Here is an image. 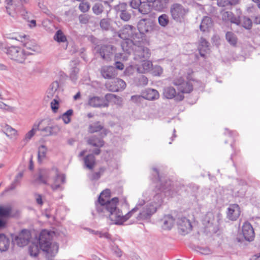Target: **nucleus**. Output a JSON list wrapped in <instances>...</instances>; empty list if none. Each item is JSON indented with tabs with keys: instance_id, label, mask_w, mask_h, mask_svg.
Here are the masks:
<instances>
[{
	"instance_id": "obj_31",
	"label": "nucleus",
	"mask_w": 260,
	"mask_h": 260,
	"mask_svg": "<svg viewBox=\"0 0 260 260\" xmlns=\"http://www.w3.org/2000/svg\"><path fill=\"white\" fill-rule=\"evenodd\" d=\"M198 50L202 56H205V53H207L209 50V43L204 38H201L199 40Z\"/></svg>"
},
{
	"instance_id": "obj_57",
	"label": "nucleus",
	"mask_w": 260,
	"mask_h": 260,
	"mask_svg": "<svg viewBox=\"0 0 260 260\" xmlns=\"http://www.w3.org/2000/svg\"><path fill=\"white\" fill-rule=\"evenodd\" d=\"M147 84V78L143 75L141 76V77H140V78H139V85L141 86H145Z\"/></svg>"
},
{
	"instance_id": "obj_44",
	"label": "nucleus",
	"mask_w": 260,
	"mask_h": 260,
	"mask_svg": "<svg viewBox=\"0 0 260 260\" xmlns=\"http://www.w3.org/2000/svg\"><path fill=\"white\" fill-rule=\"evenodd\" d=\"M73 111L72 109L68 110L62 115V119L66 124L69 123L71 121V116L72 115Z\"/></svg>"
},
{
	"instance_id": "obj_39",
	"label": "nucleus",
	"mask_w": 260,
	"mask_h": 260,
	"mask_svg": "<svg viewBox=\"0 0 260 260\" xmlns=\"http://www.w3.org/2000/svg\"><path fill=\"white\" fill-rule=\"evenodd\" d=\"M139 12L143 14H148L150 12V8L149 5L147 3H142L140 6L138 8Z\"/></svg>"
},
{
	"instance_id": "obj_5",
	"label": "nucleus",
	"mask_w": 260,
	"mask_h": 260,
	"mask_svg": "<svg viewBox=\"0 0 260 260\" xmlns=\"http://www.w3.org/2000/svg\"><path fill=\"white\" fill-rule=\"evenodd\" d=\"M189 12L188 8L178 3L172 4L170 8L172 19L176 22H182Z\"/></svg>"
},
{
	"instance_id": "obj_12",
	"label": "nucleus",
	"mask_w": 260,
	"mask_h": 260,
	"mask_svg": "<svg viewBox=\"0 0 260 260\" xmlns=\"http://www.w3.org/2000/svg\"><path fill=\"white\" fill-rule=\"evenodd\" d=\"M173 84L177 86V89L182 94L190 93L193 90L192 83L189 81L185 82L182 78L175 79Z\"/></svg>"
},
{
	"instance_id": "obj_56",
	"label": "nucleus",
	"mask_w": 260,
	"mask_h": 260,
	"mask_svg": "<svg viewBox=\"0 0 260 260\" xmlns=\"http://www.w3.org/2000/svg\"><path fill=\"white\" fill-rule=\"evenodd\" d=\"M58 101L57 98H54L53 100L51 102V107L53 112H56L58 109Z\"/></svg>"
},
{
	"instance_id": "obj_36",
	"label": "nucleus",
	"mask_w": 260,
	"mask_h": 260,
	"mask_svg": "<svg viewBox=\"0 0 260 260\" xmlns=\"http://www.w3.org/2000/svg\"><path fill=\"white\" fill-rule=\"evenodd\" d=\"M2 131L5 135L10 138H13L17 135V131L10 126L6 124L2 128Z\"/></svg>"
},
{
	"instance_id": "obj_20",
	"label": "nucleus",
	"mask_w": 260,
	"mask_h": 260,
	"mask_svg": "<svg viewBox=\"0 0 260 260\" xmlns=\"http://www.w3.org/2000/svg\"><path fill=\"white\" fill-rule=\"evenodd\" d=\"M242 234L245 239L251 241L254 237V232L251 225L248 222H245L242 226Z\"/></svg>"
},
{
	"instance_id": "obj_60",
	"label": "nucleus",
	"mask_w": 260,
	"mask_h": 260,
	"mask_svg": "<svg viewBox=\"0 0 260 260\" xmlns=\"http://www.w3.org/2000/svg\"><path fill=\"white\" fill-rule=\"evenodd\" d=\"M230 5V1L227 0H218V5L220 7H225Z\"/></svg>"
},
{
	"instance_id": "obj_59",
	"label": "nucleus",
	"mask_w": 260,
	"mask_h": 260,
	"mask_svg": "<svg viewBox=\"0 0 260 260\" xmlns=\"http://www.w3.org/2000/svg\"><path fill=\"white\" fill-rule=\"evenodd\" d=\"M232 19H230V21L233 23H235L237 25H239L241 24V20H240L239 17H236L234 16L233 14Z\"/></svg>"
},
{
	"instance_id": "obj_2",
	"label": "nucleus",
	"mask_w": 260,
	"mask_h": 260,
	"mask_svg": "<svg viewBox=\"0 0 260 260\" xmlns=\"http://www.w3.org/2000/svg\"><path fill=\"white\" fill-rule=\"evenodd\" d=\"M151 196H153L152 201L143 208L142 211L137 217L138 220L150 219L152 215H153L161 206L162 203L161 195L159 193L151 194V190H145L143 192L142 196L139 198L137 205L134 208H136V210L134 211L132 214L137 211L139 207L143 206L147 202L150 201Z\"/></svg>"
},
{
	"instance_id": "obj_24",
	"label": "nucleus",
	"mask_w": 260,
	"mask_h": 260,
	"mask_svg": "<svg viewBox=\"0 0 260 260\" xmlns=\"http://www.w3.org/2000/svg\"><path fill=\"white\" fill-rule=\"evenodd\" d=\"M102 77L105 79L114 78L117 75L115 68L112 66H104L101 69Z\"/></svg>"
},
{
	"instance_id": "obj_15",
	"label": "nucleus",
	"mask_w": 260,
	"mask_h": 260,
	"mask_svg": "<svg viewBox=\"0 0 260 260\" xmlns=\"http://www.w3.org/2000/svg\"><path fill=\"white\" fill-rule=\"evenodd\" d=\"M30 237L29 231L23 230L18 235L15 237L14 242L19 247H23L28 243Z\"/></svg>"
},
{
	"instance_id": "obj_43",
	"label": "nucleus",
	"mask_w": 260,
	"mask_h": 260,
	"mask_svg": "<svg viewBox=\"0 0 260 260\" xmlns=\"http://www.w3.org/2000/svg\"><path fill=\"white\" fill-rule=\"evenodd\" d=\"M241 24L242 26L247 29H250L252 27V21L248 17H244L241 20Z\"/></svg>"
},
{
	"instance_id": "obj_3",
	"label": "nucleus",
	"mask_w": 260,
	"mask_h": 260,
	"mask_svg": "<svg viewBox=\"0 0 260 260\" xmlns=\"http://www.w3.org/2000/svg\"><path fill=\"white\" fill-rule=\"evenodd\" d=\"M52 234L53 232L43 230L40 233L38 241L40 249L51 256H54L58 249V246L56 243L51 242Z\"/></svg>"
},
{
	"instance_id": "obj_52",
	"label": "nucleus",
	"mask_w": 260,
	"mask_h": 260,
	"mask_svg": "<svg viewBox=\"0 0 260 260\" xmlns=\"http://www.w3.org/2000/svg\"><path fill=\"white\" fill-rule=\"evenodd\" d=\"M142 3L141 0H130L129 5L133 9H138Z\"/></svg>"
},
{
	"instance_id": "obj_10",
	"label": "nucleus",
	"mask_w": 260,
	"mask_h": 260,
	"mask_svg": "<svg viewBox=\"0 0 260 260\" xmlns=\"http://www.w3.org/2000/svg\"><path fill=\"white\" fill-rule=\"evenodd\" d=\"M56 168H53L51 170H40L38 177L36 179V181H38L44 184L49 185V180L51 177H54V173H56Z\"/></svg>"
},
{
	"instance_id": "obj_7",
	"label": "nucleus",
	"mask_w": 260,
	"mask_h": 260,
	"mask_svg": "<svg viewBox=\"0 0 260 260\" xmlns=\"http://www.w3.org/2000/svg\"><path fill=\"white\" fill-rule=\"evenodd\" d=\"M44 123L39 126L38 131H41L44 136L56 135L60 131V127L57 125H49V121L43 119Z\"/></svg>"
},
{
	"instance_id": "obj_21",
	"label": "nucleus",
	"mask_w": 260,
	"mask_h": 260,
	"mask_svg": "<svg viewBox=\"0 0 260 260\" xmlns=\"http://www.w3.org/2000/svg\"><path fill=\"white\" fill-rule=\"evenodd\" d=\"M148 3H151L153 9L161 12L167 8L170 0H146Z\"/></svg>"
},
{
	"instance_id": "obj_8",
	"label": "nucleus",
	"mask_w": 260,
	"mask_h": 260,
	"mask_svg": "<svg viewBox=\"0 0 260 260\" xmlns=\"http://www.w3.org/2000/svg\"><path fill=\"white\" fill-rule=\"evenodd\" d=\"M134 59L138 61L148 59L151 56V52L147 47L139 46H135Z\"/></svg>"
},
{
	"instance_id": "obj_37",
	"label": "nucleus",
	"mask_w": 260,
	"mask_h": 260,
	"mask_svg": "<svg viewBox=\"0 0 260 260\" xmlns=\"http://www.w3.org/2000/svg\"><path fill=\"white\" fill-rule=\"evenodd\" d=\"M47 152V148L44 145H41L38 148V161L41 163L46 157Z\"/></svg>"
},
{
	"instance_id": "obj_38",
	"label": "nucleus",
	"mask_w": 260,
	"mask_h": 260,
	"mask_svg": "<svg viewBox=\"0 0 260 260\" xmlns=\"http://www.w3.org/2000/svg\"><path fill=\"white\" fill-rule=\"evenodd\" d=\"M158 22L161 27H166L170 22L169 16L166 14H161L158 18Z\"/></svg>"
},
{
	"instance_id": "obj_55",
	"label": "nucleus",
	"mask_w": 260,
	"mask_h": 260,
	"mask_svg": "<svg viewBox=\"0 0 260 260\" xmlns=\"http://www.w3.org/2000/svg\"><path fill=\"white\" fill-rule=\"evenodd\" d=\"M142 94L141 95H135L131 96V100L135 103H141L143 99Z\"/></svg>"
},
{
	"instance_id": "obj_45",
	"label": "nucleus",
	"mask_w": 260,
	"mask_h": 260,
	"mask_svg": "<svg viewBox=\"0 0 260 260\" xmlns=\"http://www.w3.org/2000/svg\"><path fill=\"white\" fill-rule=\"evenodd\" d=\"M104 10V7L102 4L96 3L92 7V11L93 13L96 15H100L103 12Z\"/></svg>"
},
{
	"instance_id": "obj_40",
	"label": "nucleus",
	"mask_w": 260,
	"mask_h": 260,
	"mask_svg": "<svg viewBox=\"0 0 260 260\" xmlns=\"http://www.w3.org/2000/svg\"><path fill=\"white\" fill-rule=\"evenodd\" d=\"M54 39L59 43H64L67 41L66 36L61 30H58L56 32L54 36Z\"/></svg>"
},
{
	"instance_id": "obj_22",
	"label": "nucleus",
	"mask_w": 260,
	"mask_h": 260,
	"mask_svg": "<svg viewBox=\"0 0 260 260\" xmlns=\"http://www.w3.org/2000/svg\"><path fill=\"white\" fill-rule=\"evenodd\" d=\"M241 211L237 204H232L228 208L227 217L231 220H236L239 217Z\"/></svg>"
},
{
	"instance_id": "obj_19",
	"label": "nucleus",
	"mask_w": 260,
	"mask_h": 260,
	"mask_svg": "<svg viewBox=\"0 0 260 260\" xmlns=\"http://www.w3.org/2000/svg\"><path fill=\"white\" fill-rule=\"evenodd\" d=\"M59 83L57 81L53 82L49 86L46 93L45 98L50 100L52 98H58L59 90Z\"/></svg>"
},
{
	"instance_id": "obj_58",
	"label": "nucleus",
	"mask_w": 260,
	"mask_h": 260,
	"mask_svg": "<svg viewBox=\"0 0 260 260\" xmlns=\"http://www.w3.org/2000/svg\"><path fill=\"white\" fill-rule=\"evenodd\" d=\"M200 252L203 254H209L211 253V250L208 247H201L200 248Z\"/></svg>"
},
{
	"instance_id": "obj_63",
	"label": "nucleus",
	"mask_w": 260,
	"mask_h": 260,
	"mask_svg": "<svg viewBox=\"0 0 260 260\" xmlns=\"http://www.w3.org/2000/svg\"><path fill=\"white\" fill-rule=\"evenodd\" d=\"M6 220L3 218H0V229H3L6 228Z\"/></svg>"
},
{
	"instance_id": "obj_13",
	"label": "nucleus",
	"mask_w": 260,
	"mask_h": 260,
	"mask_svg": "<svg viewBox=\"0 0 260 260\" xmlns=\"http://www.w3.org/2000/svg\"><path fill=\"white\" fill-rule=\"evenodd\" d=\"M154 27V22L149 19L143 18L138 23L137 27L142 34L151 32Z\"/></svg>"
},
{
	"instance_id": "obj_46",
	"label": "nucleus",
	"mask_w": 260,
	"mask_h": 260,
	"mask_svg": "<svg viewBox=\"0 0 260 260\" xmlns=\"http://www.w3.org/2000/svg\"><path fill=\"white\" fill-rule=\"evenodd\" d=\"M101 27L104 30H108L110 26V19L108 18H104L100 22Z\"/></svg>"
},
{
	"instance_id": "obj_28",
	"label": "nucleus",
	"mask_w": 260,
	"mask_h": 260,
	"mask_svg": "<svg viewBox=\"0 0 260 260\" xmlns=\"http://www.w3.org/2000/svg\"><path fill=\"white\" fill-rule=\"evenodd\" d=\"M142 62L141 65L137 67V71L139 73H146L150 71L152 68V63L148 59L140 61Z\"/></svg>"
},
{
	"instance_id": "obj_26",
	"label": "nucleus",
	"mask_w": 260,
	"mask_h": 260,
	"mask_svg": "<svg viewBox=\"0 0 260 260\" xmlns=\"http://www.w3.org/2000/svg\"><path fill=\"white\" fill-rule=\"evenodd\" d=\"M102 130L107 134V130L104 128V124L100 121H95L89 125L88 131L89 133L92 134L99 132Z\"/></svg>"
},
{
	"instance_id": "obj_41",
	"label": "nucleus",
	"mask_w": 260,
	"mask_h": 260,
	"mask_svg": "<svg viewBox=\"0 0 260 260\" xmlns=\"http://www.w3.org/2000/svg\"><path fill=\"white\" fill-rule=\"evenodd\" d=\"M226 39L232 45H235L237 43V39L236 36L232 32L228 31L226 34Z\"/></svg>"
},
{
	"instance_id": "obj_54",
	"label": "nucleus",
	"mask_w": 260,
	"mask_h": 260,
	"mask_svg": "<svg viewBox=\"0 0 260 260\" xmlns=\"http://www.w3.org/2000/svg\"><path fill=\"white\" fill-rule=\"evenodd\" d=\"M233 13L229 11H224L222 13V19L223 20L227 21L231 19Z\"/></svg>"
},
{
	"instance_id": "obj_18",
	"label": "nucleus",
	"mask_w": 260,
	"mask_h": 260,
	"mask_svg": "<svg viewBox=\"0 0 260 260\" xmlns=\"http://www.w3.org/2000/svg\"><path fill=\"white\" fill-rule=\"evenodd\" d=\"M177 223L179 230L183 235L187 234L192 229L190 221L185 217L179 218Z\"/></svg>"
},
{
	"instance_id": "obj_53",
	"label": "nucleus",
	"mask_w": 260,
	"mask_h": 260,
	"mask_svg": "<svg viewBox=\"0 0 260 260\" xmlns=\"http://www.w3.org/2000/svg\"><path fill=\"white\" fill-rule=\"evenodd\" d=\"M90 18V16L86 14L81 15L79 17V21L82 24L87 23L89 22Z\"/></svg>"
},
{
	"instance_id": "obj_25",
	"label": "nucleus",
	"mask_w": 260,
	"mask_h": 260,
	"mask_svg": "<svg viewBox=\"0 0 260 260\" xmlns=\"http://www.w3.org/2000/svg\"><path fill=\"white\" fill-rule=\"evenodd\" d=\"M142 96L145 100L154 101L159 98L158 92L154 89L148 88L142 92Z\"/></svg>"
},
{
	"instance_id": "obj_6",
	"label": "nucleus",
	"mask_w": 260,
	"mask_h": 260,
	"mask_svg": "<svg viewBox=\"0 0 260 260\" xmlns=\"http://www.w3.org/2000/svg\"><path fill=\"white\" fill-rule=\"evenodd\" d=\"M7 53L11 59L20 63H23L26 57L23 50L18 47H9L7 50Z\"/></svg>"
},
{
	"instance_id": "obj_35",
	"label": "nucleus",
	"mask_w": 260,
	"mask_h": 260,
	"mask_svg": "<svg viewBox=\"0 0 260 260\" xmlns=\"http://www.w3.org/2000/svg\"><path fill=\"white\" fill-rule=\"evenodd\" d=\"M85 166L89 170H92L95 165V158L93 154H88L84 158Z\"/></svg>"
},
{
	"instance_id": "obj_47",
	"label": "nucleus",
	"mask_w": 260,
	"mask_h": 260,
	"mask_svg": "<svg viewBox=\"0 0 260 260\" xmlns=\"http://www.w3.org/2000/svg\"><path fill=\"white\" fill-rule=\"evenodd\" d=\"M88 231L91 233H93L95 235H98L100 238H105L108 239H110V235L107 232L103 233L102 232L94 231L91 229H88Z\"/></svg>"
},
{
	"instance_id": "obj_4",
	"label": "nucleus",
	"mask_w": 260,
	"mask_h": 260,
	"mask_svg": "<svg viewBox=\"0 0 260 260\" xmlns=\"http://www.w3.org/2000/svg\"><path fill=\"white\" fill-rule=\"evenodd\" d=\"M116 101L121 102V98L112 93H107L104 98L98 96H89L88 105L93 108H106L109 102L116 103Z\"/></svg>"
},
{
	"instance_id": "obj_1",
	"label": "nucleus",
	"mask_w": 260,
	"mask_h": 260,
	"mask_svg": "<svg viewBox=\"0 0 260 260\" xmlns=\"http://www.w3.org/2000/svg\"><path fill=\"white\" fill-rule=\"evenodd\" d=\"M110 195V190L106 189L103 191L99 198V204L97 205V210L99 213H107L110 219L116 224H121L128 219L132 216V213L136 210L133 209L125 215L117 208V205L118 200L117 198H114L111 200L108 198Z\"/></svg>"
},
{
	"instance_id": "obj_11",
	"label": "nucleus",
	"mask_w": 260,
	"mask_h": 260,
	"mask_svg": "<svg viewBox=\"0 0 260 260\" xmlns=\"http://www.w3.org/2000/svg\"><path fill=\"white\" fill-rule=\"evenodd\" d=\"M66 181V177L63 174L58 173V170L56 169V173H54V177H52V182L49 184L51 189L53 191L61 190L63 189L62 185Z\"/></svg>"
},
{
	"instance_id": "obj_34",
	"label": "nucleus",
	"mask_w": 260,
	"mask_h": 260,
	"mask_svg": "<svg viewBox=\"0 0 260 260\" xmlns=\"http://www.w3.org/2000/svg\"><path fill=\"white\" fill-rule=\"evenodd\" d=\"M10 241L4 234H0V251H7L10 246Z\"/></svg>"
},
{
	"instance_id": "obj_27",
	"label": "nucleus",
	"mask_w": 260,
	"mask_h": 260,
	"mask_svg": "<svg viewBox=\"0 0 260 260\" xmlns=\"http://www.w3.org/2000/svg\"><path fill=\"white\" fill-rule=\"evenodd\" d=\"M44 123L43 120H40L36 122L32 125V127L31 130L28 132L24 138V141L27 142L29 141L31 138L35 135L36 132L39 129V126H41L42 124Z\"/></svg>"
},
{
	"instance_id": "obj_16",
	"label": "nucleus",
	"mask_w": 260,
	"mask_h": 260,
	"mask_svg": "<svg viewBox=\"0 0 260 260\" xmlns=\"http://www.w3.org/2000/svg\"><path fill=\"white\" fill-rule=\"evenodd\" d=\"M105 85L108 90L116 92L124 89L126 87V83L122 79L116 78L111 82L106 83Z\"/></svg>"
},
{
	"instance_id": "obj_9",
	"label": "nucleus",
	"mask_w": 260,
	"mask_h": 260,
	"mask_svg": "<svg viewBox=\"0 0 260 260\" xmlns=\"http://www.w3.org/2000/svg\"><path fill=\"white\" fill-rule=\"evenodd\" d=\"M95 50L99 53L103 59L107 61L111 59L115 52V48L112 45L98 46L95 47Z\"/></svg>"
},
{
	"instance_id": "obj_33",
	"label": "nucleus",
	"mask_w": 260,
	"mask_h": 260,
	"mask_svg": "<svg viewBox=\"0 0 260 260\" xmlns=\"http://www.w3.org/2000/svg\"><path fill=\"white\" fill-rule=\"evenodd\" d=\"M12 207L10 205L0 206V218H8L11 216Z\"/></svg>"
},
{
	"instance_id": "obj_49",
	"label": "nucleus",
	"mask_w": 260,
	"mask_h": 260,
	"mask_svg": "<svg viewBox=\"0 0 260 260\" xmlns=\"http://www.w3.org/2000/svg\"><path fill=\"white\" fill-rule=\"evenodd\" d=\"M120 19L124 21H128L131 18V14L126 10L119 14Z\"/></svg>"
},
{
	"instance_id": "obj_64",
	"label": "nucleus",
	"mask_w": 260,
	"mask_h": 260,
	"mask_svg": "<svg viewBox=\"0 0 260 260\" xmlns=\"http://www.w3.org/2000/svg\"><path fill=\"white\" fill-rule=\"evenodd\" d=\"M253 22L256 24H260V15H255L253 17Z\"/></svg>"
},
{
	"instance_id": "obj_42",
	"label": "nucleus",
	"mask_w": 260,
	"mask_h": 260,
	"mask_svg": "<svg viewBox=\"0 0 260 260\" xmlns=\"http://www.w3.org/2000/svg\"><path fill=\"white\" fill-rule=\"evenodd\" d=\"M40 249L38 245L34 243H32L29 247V252L30 255L37 256L39 252Z\"/></svg>"
},
{
	"instance_id": "obj_29",
	"label": "nucleus",
	"mask_w": 260,
	"mask_h": 260,
	"mask_svg": "<svg viewBox=\"0 0 260 260\" xmlns=\"http://www.w3.org/2000/svg\"><path fill=\"white\" fill-rule=\"evenodd\" d=\"M213 26V21L211 18L208 16H205L203 18L200 26V30L203 32H208Z\"/></svg>"
},
{
	"instance_id": "obj_50",
	"label": "nucleus",
	"mask_w": 260,
	"mask_h": 260,
	"mask_svg": "<svg viewBox=\"0 0 260 260\" xmlns=\"http://www.w3.org/2000/svg\"><path fill=\"white\" fill-rule=\"evenodd\" d=\"M104 171V169L103 168H101L99 172H95L89 175V178L91 180H98L101 176L102 173Z\"/></svg>"
},
{
	"instance_id": "obj_23",
	"label": "nucleus",
	"mask_w": 260,
	"mask_h": 260,
	"mask_svg": "<svg viewBox=\"0 0 260 260\" xmlns=\"http://www.w3.org/2000/svg\"><path fill=\"white\" fill-rule=\"evenodd\" d=\"M135 28L129 25H125L119 32V37L123 40H129L133 36Z\"/></svg>"
},
{
	"instance_id": "obj_61",
	"label": "nucleus",
	"mask_w": 260,
	"mask_h": 260,
	"mask_svg": "<svg viewBox=\"0 0 260 260\" xmlns=\"http://www.w3.org/2000/svg\"><path fill=\"white\" fill-rule=\"evenodd\" d=\"M79 70L78 69H74L71 75V77L72 80H76L77 79V75L78 73Z\"/></svg>"
},
{
	"instance_id": "obj_32",
	"label": "nucleus",
	"mask_w": 260,
	"mask_h": 260,
	"mask_svg": "<svg viewBox=\"0 0 260 260\" xmlns=\"http://www.w3.org/2000/svg\"><path fill=\"white\" fill-rule=\"evenodd\" d=\"M87 144L93 147H102L104 145V142L95 136L89 137L87 141Z\"/></svg>"
},
{
	"instance_id": "obj_51",
	"label": "nucleus",
	"mask_w": 260,
	"mask_h": 260,
	"mask_svg": "<svg viewBox=\"0 0 260 260\" xmlns=\"http://www.w3.org/2000/svg\"><path fill=\"white\" fill-rule=\"evenodd\" d=\"M81 3L80 4L79 6V10L82 11V12H86L88 11L90 8V5L87 2H81Z\"/></svg>"
},
{
	"instance_id": "obj_62",
	"label": "nucleus",
	"mask_w": 260,
	"mask_h": 260,
	"mask_svg": "<svg viewBox=\"0 0 260 260\" xmlns=\"http://www.w3.org/2000/svg\"><path fill=\"white\" fill-rule=\"evenodd\" d=\"M23 177V173L20 172L15 177L14 181L15 182H17V183H19L21 178Z\"/></svg>"
},
{
	"instance_id": "obj_48",
	"label": "nucleus",
	"mask_w": 260,
	"mask_h": 260,
	"mask_svg": "<svg viewBox=\"0 0 260 260\" xmlns=\"http://www.w3.org/2000/svg\"><path fill=\"white\" fill-rule=\"evenodd\" d=\"M115 9L118 14L127 10V4L124 3H120L115 7Z\"/></svg>"
},
{
	"instance_id": "obj_14",
	"label": "nucleus",
	"mask_w": 260,
	"mask_h": 260,
	"mask_svg": "<svg viewBox=\"0 0 260 260\" xmlns=\"http://www.w3.org/2000/svg\"><path fill=\"white\" fill-rule=\"evenodd\" d=\"M24 51L26 56L40 53L41 51L40 46L33 41H27L23 44Z\"/></svg>"
},
{
	"instance_id": "obj_17",
	"label": "nucleus",
	"mask_w": 260,
	"mask_h": 260,
	"mask_svg": "<svg viewBox=\"0 0 260 260\" xmlns=\"http://www.w3.org/2000/svg\"><path fill=\"white\" fill-rule=\"evenodd\" d=\"M163 96L167 99L175 98L176 101H180L184 99V95L178 92L176 93L175 89L171 86H167L164 88Z\"/></svg>"
},
{
	"instance_id": "obj_30",
	"label": "nucleus",
	"mask_w": 260,
	"mask_h": 260,
	"mask_svg": "<svg viewBox=\"0 0 260 260\" xmlns=\"http://www.w3.org/2000/svg\"><path fill=\"white\" fill-rule=\"evenodd\" d=\"M162 228L166 230L171 229L174 223V219L171 215H165L161 219Z\"/></svg>"
}]
</instances>
